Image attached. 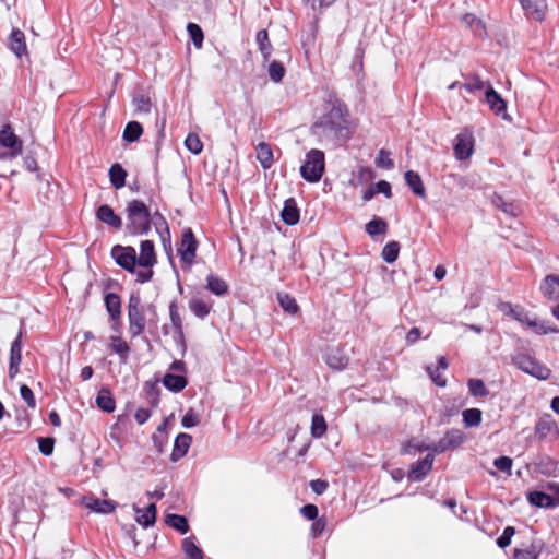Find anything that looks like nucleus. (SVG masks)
I'll return each mask as SVG.
<instances>
[{"mask_svg": "<svg viewBox=\"0 0 559 559\" xmlns=\"http://www.w3.org/2000/svg\"><path fill=\"white\" fill-rule=\"evenodd\" d=\"M389 156H390V154L385 150H380L379 157L377 158V164L386 169L393 168L394 163Z\"/></svg>", "mask_w": 559, "mask_h": 559, "instance_id": "0e129e2a", "label": "nucleus"}, {"mask_svg": "<svg viewBox=\"0 0 559 559\" xmlns=\"http://www.w3.org/2000/svg\"><path fill=\"white\" fill-rule=\"evenodd\" d=\"M282 219L287 225H295L299 221V209L294 198H289L284 202L282 210Z\"/></svg>", "mask_w": 559, "mask_h": 559, "instance_id": "393cba45", "label": "nucleus"}, {"mask_svg": "<svg viewBox=\"0 0 559 559\" xmlns=\"http://www.w3.org/2000/svg\"><path fill=\"white\" fill-rule=\"evenodd\" d=\"M466 440L464 432L460 429H450L436 443H432L431 451L433 453H443L448 450H454L462 445Z\"/></svg>", "mask_w": 559, "mask_h": 559, "instance_id": "9d476101", "label": "nucleus"}, {"mask_svg": "<svg viewBox=\"0 0 559 559\" xmlns=\"http://www.w3.org/2000/svg\"><path fill=\"white\" fill-rule=\"evenodd\" d=\"M0 146L8 148L5 152H0L1 160L13 159L23 152L22 140L13 132L9 124L3 126L0 130Z\"/></svg>", "mask_w": 559, "mask_h": 559, "instance_id": "423d86ee", "label": "nucleus"}, {"mask_svg": "<svg viewBox=\"0 0 559 559\" xmlns=\"http://www.w3.org/2000/svg\"><path fill=\"white\" fill-rule=\"evenodd\" d=\"M550 493L534 490L527 493V500L531 504L538 508H556L559 506V484L549 486Z\"/></svg>", "mask_w": 559, "mask_h": 559, "instance_id": "6e6552de", "label": "nucleus"}, {"mask_svg": "<svg viewBox=\"0 0 559 559\" xmlns=\"http://www.w3.org/2000/svg\"><path fill=\"white\" fill-rule=\"evenodd\" d=\"M110 348L118 354L121 361H126L130 353V346L120 336H110Z\"/></svg>", "mask_w": 559, "mask_h": 559, "instance_id": "a19ab883", "label": "nucleus"}, {"mask_svg": "<svg viewBox=\"0 0 559 559\" xmlns=\"http://www.w3.org/2000/svg\"><path fill=\"white\" fill-rule=\"evenodd\" d=\"M142 133H143V128H142L141 123H139L138 121H130L127 123V126L123 130L122 139L126 142L132 143V142L138 141L140 139V136L142 135Z\"/></svg>", "mask_w": 559, "mask_h": 559, "instance_id": "ea45409f", "label": "nucleus"}, {"mask_svg": "<svg viewBox=\"0 0 559 559\" xmlns=\"http://www.w3.org/2000/svg\"><path fill=\"white\" fill-rule=\"evenodd\" d=\"M257 159L261 164L263 169H270L274 162L273 151L271 145L265 142H260L255 146Z\"/></svg>", "mask_w": 559, "mask_h": 559, "instance_id": "c85d7f7f", "label": "nucleus"}, {"mask_svg": "<svg viewBox=\"0 0 559 559\" xmlns=\"http://www.w3.org/2000/svg\"><path fill=\"white\" fill-rule=\"evenodd\" d=\"M185 145L189 152L194 155H198L203 150V143L200 140L199 135L195 133H189L185 140Z\"/></svg>", "mask_w": 559, "mask_h": 559, "instance_id": "5fc2aeb1", "label": "nucleus"}, {"mask_svg": "<svg viewBox=\"0 0 559 559\" xmlns=\"http://www.w3.org/2000/svg\"><path fill=\"white\" fill-rule=\"evenodd\" d=\"M489 82L483 81L478 75H473L467 79V81L462 85L469 93H475L477 91H481L484 88L487 90Z\"/></svg>", "mask_w": 559, "mask_h": 559, "instance_id": "603ef678", "label": "nucleus"}, {"mask_svg": "<svg viewBox=\"0 0 559 559\" xmlns=\"http://www.w3.org/2000/svg\"><path fill=\"white\" fill-rule=\"evenodd\" d=\"M157 259L155 254L154 243L151 240H143L140 245V255L138 264L142 267H152L156 264Z\"/></svg>", "mask_w": 559, "mask_h": 559, "instance_id": "6ab92c4d", "label": "nucleus"}, {"mask_svg": "<svg viewBox=\"0 0 559 559\" xmlns=\"http://www.w3.org/2000/svg\"><path fill=\"white\" fill-rule=\"evenodd\" d=\"M485 100L496 115L501 116L503 119L508 118L506 100L493 90L491 85H488L485 92Z\"/></svg>", "mask_w": 559, "mask_h": 559, "instance_id": "4468645a", "label": "nucleus"}, {"mask_svg": "<svg viewBox=\"0 0 559 559\" xmlns=\"http://www.w3.org/2000/svg\"><path fill=\"white\" fill-rule=\"evenodd\" d=\"M540 292L549 300L559 298V275H547L542 285Z\"/></svg>", "mask_w": 559, "mask_h": 559, "instance_id": "b1692460", "label": "nucleus"}, {"mask_svg": "<svg viewBox=\"0 0 559 559\" xmlns=\"http://www.w3.org/2000/svg\"><path fill=\"white\" fill-rule=\"evenodd\" d=\"M431 447L432 443L427 444L413 439L404 444L402 452L404 454H416L417 452L431 451Z\"/></svg>", "mask_w": 559, "mask_h": 559, "instance_id": "3c124183", "label": "nucleus"}, {"mask_svg": "<svg viewBox=\"0 0 559 559\" xmlns=\"http://www.w3.org/2000/svg\"><path fill=\"white\" fill-rule=\"evenodd\" d=\"M259 50L263 56L264 61H267L272 53V44L269 39V33L266 29H261L257 33L255 37Z\"/></svg>", "mask_w": 559, "mask_h": 559, "instance_id": "4c0bfd02", "label": "nucleus"}, {"mask_svg": "<svg viewBox=\"0 0 559 559\" xmlns=\"http://www.w3.org/2000/svg\"><path fill=\"white\" fill-rule=\"evenodd\" d=\"M127 171L123 167L116 163L109 168L110 183L115 189H121L126 185Z\"/></svg>", "mask_w": 559, "mask_h": 559, "instance_id": "c9c22d12", "label": "nucleus"}, {"mask_svg": "<svg viewBox=\"0 0 559 559\" xmlns=\"http://www.w3.org/2000/svg\"><path fill=\"white\" fill-rule=\"evenodd\" d=\"M514 534H515V528L513 526H507L503 530L502 535L500 537H498L497 545L500 548L508 547L511 544V538Z\"/></svg>", "mask_w": 559, "mask_h": 559, "instance_id": "052dcab7", "label": "nucleus"}, {"mask_svg": "<svg viewBox=\"0 0 559 559\" xmlns=\"http://www.w3.org/2000/svg\"><path fill=\"white\" fill-rule=\"evenodd\" d=\"M512 361L520 370L539 380H547L550 378V369L531 355L523 353L516 354L512 357Z\"/></svg>", "mask_w": 559, "mask_h": 559, "instance_id": "20e7f679", "label": "nucleus"}, {"mask_svg": "<svg viewBox=\"0 0 559 559\" xmlns=\"http://www.w3.org/2000/svg\"><path fill=\"white\" fill-rule=\"evenodd\" d=\"M544 548V544L539 539H534L530 544H522L520 548H515L513 552L514 559H538Z\"/></svg>", "mask_w": 559, "mask_h": 559, "instance_id": "2eb2a0df", "label": "nucleus"}, {"mask_svg": "<svg viewBox=\"0 0 559 559\" xmlns=\"http://www.w3.org/2000/svg\"><path fill=\"white\" fill-rule=\"evenodd\" d=\"M388 230V223L380 218L374 217L369 223L366 224V231L371 236L374 237L377 235H384Z\"/></svg>", "mask_w": 559, "mask_h": 559, "instance_id": "c03bdc74", "label": "nucleus"}, {"mask_svg": "<svg viewBox=\"0 0 559 559\" xmlns=\"http://www.w3.org/2000/svg\"><path fill=\"white\" fill-rule=\"evenodd\" d=\"M182 550L189 559H203V551L195 544V538L190 536L182 540Z\"/></svg>", "mask_w": 559, "mask_h": 559, "instance_id": "58836bf2", "label": "nucleus"}, {"mask_svg": "<svg viewBox=\"0 0 559 559\" xmlns=\"http://www.w3.org/2000/svg\"><path fill=\"white\" fill-rule=\"evenodd\" d=\"M192 442V437L188 433L181 432L179 433L174 443V449L170 455V460L173 462L179 461L181 457H183Z\"/></svg>", "mask_w": 559, "mask_h": 559, "instance_id": "aec40b11", "label": "nucleus"}, {"mask_svg": "<svg viewBox=\"0 0 559 559\" xmlns=\"http://www.w3.org/2000/svg\"><path fill=\"white\" fill-rule=\"evenodd\" d=\"M329 484L322 479H314L310 481V488L317 495H322L328 489Z\"/></svg>", "mask_w": 559, "mask_h": 559, "instance_id": "774afa93", "label": "nucleus"}, {"mask_svg": "<svg viewBox=\"0 0 559 559\" xmlns=\"http://www.w3.org/2000/svg\"><path fill=\"white\" fill-rule=\"evenodd\" d=\"M96 405L106 413L115 411L116 402L108 389H100L96 397Z\"/></svg>", "mask_w": 559, "mask_h": 559, "instance_id": "473e14b6", "label": "nucleus"}, {"mask_svg": "<svg viewBox=\"0 0 559 559\" xmlns=\"http://www.w3.org/2000/svg\"><path fill=\"white\" fill-rule=\"evenodd\" d=\"M81 502L91 511L102 514H109L116 509V503L114 501L99 499L94 496H84Z\"/></svg>", "mask_w": 559, "mask_h": 559, "instance_id": "f8f14e48", "label": "nucleus"}, {"mask_svg": "<svg viewBox=\"0 0 559 559\" xmlns=\"http://www.w3.org/2000/svg\"><path fill=\"white\" fill-rule=\"evenodd\" d=\"M10 48L17 57H21L26 52L25 35L22 31H12L10 36Z\"/></svg>", "mask_w": 559, "mask_h": 559, "instance_id": "72a5a7b5", "label": "nucleus"}, {"mask_svg": "<svg viewBox=\"0 0 559 559\" xmlns=\"http://www.w3.org/2000/svg\"><path fill=\"white\" fill-rule=\"evenodd\" d=\"M22 333L20 332L17 337L11 344L10 349V366H9V374L11 378L15 377L19 372V366L22 360V343H21Z\"/></svg>", "mask_w": 559, "mask_h": 559, "instance_id": "412c9836", "label": "nucleus"}, {"mask_svg": "<svg viewBox=\"0 0 559 559\" xmlns=\"http://www.w3.org/2000/svg\"><path fill=\"white\" fill-rule=\"evenodd\" d=\"M326 431V423L322 415L314 414L311 421V435L313 438H321Z\"/></svg>", "mask_w": 559, "mask_h": 559, "instance_id": "09e8293b", "label": "nucleus"}, {"mask_svg": "<svg viewBox=\"0 0 559 559\" xmlns=\"http://www.w3.org/2000/svg\"><path fill=\"white\" fill-rule=\"evenodd\" d=\"M433 461V454L429 453L423 460L416 462L411 468L409 479L414 481L423 480L432 468Z\"/></svg>", "mask_w": 559, "mask_h": 559, "instance_id": "f3484780", "label": "nucleus"}, {"mask_svg": "<svg viewBox=\"0 0 559 559\" xmlns=\"http://www.w3.org/2000/svg\"><path fill=\"white\" fill-rule=\"evenodd\" d=\"M463 423L466 427H477L481 423V411L478 408H468L463 411Z\"/></svg>", "mask_w": 559, "mask_h": 559, "instance_id": "de8ad7c7", "label": "nucleus"}, {"mask_svg": "<svg viewBox=\"0 0 559 559\" xmlns=\"http://www.w3.org/2000/svg\"><path fill=\"white\" fill-rule=\"evenodd\" d=\"M525 14L538 22L545 19L547 3L545 0H519Z\"/></svg>", "mask_w": 559, "mask_h": 559, "instance_id": "ddd939ff", "label": "nucleus"}, {"mask_svg": "<svg viewBox=\"0 0 559 559\" xmlns=\"http://www.w3.org/2000/svg\"><path fill=\"white\" fill-rule=\"evenodd\" d=\"M474 141L471 134L460 133L454 145V155L459 160L468 158L473 153Z\"/></svg>", "mask_w": 559, "mask_h": 559, "instance_id": "dca6fc26", "label": "nucleus"}, {"mask_svg": "<svg viewBox=\"0 0 559 559\" xmlns=\"http://www.w3.org/2000/svg\"><path fill=\"white\" fill-rule=\"evenodd\" d=\"M187 29L194 46L201 48L204 38L201 27L198 24L189 23Z\"/></svg>", "mask_w": 559, "mask_h": 559, "instance_id": "4d7b16f0", "label": "nucleus"}, {"mask_svg": "<svg viewBox=\"0 0 559 559\" xmlns=\"http://www.w3.org/2000/svg\"><path fill=\"white\" fill-rule=\"evenodd\" d=\"M491 202L497 209L501 210L507 215H518L519 207L511 202H507L501 195L495 194L491 199Z\"/></svg>", "mask_w": 559, "mask_h": 559, "instance_id": "37998d69", "label": "nucleus"}, {"mask_svg": "<svg viewBox=\"0 0 559 559\" xmlns=\"http://www.w3.org/2000/svg\"><path fill=\"white\" fill-rule=\"evenodd\" d=\"M536 469L547 476L556 475L558 469V462L552 460L551 457L545 455L540 456L538 461L535 463Z\"/></svg>", "mask_w": 559, "mask_h": 559, "instance_id": "e433bc0d", "label": "nucleus"}, {"mask_svg": "<svg viewBox=\"0 0 559 559\" xmlns=\"http://www.w3.org/2000/svg\"><path fill=\"white\" fill-rule=\"evenodd\" d=\"M510 314L520 323L531 328L536 334H549L559 332V330L548 326L546 322H539L535 317H531L524 308L512 307L510 309Z\"/></svg>", "mask_w": 559, "mask_h": 559, "instance_id": "0eeeda50", "label": "nucleus"}, {"mask_svg": "<svg viewBox=\"0 0 559 559\" xmlns=\"http://www.w3.org/2000/svg\"><path fill=\"white\" fill-rule=\"evenodd\" d=\"M129 333L132 338L143 333L146 320L141 307V298L132 294L128 302Z\"/></svg>", "mask_w": 559, "mask_h": 559, "instance_id": "39448f33", "label": "nucleus"}, {"mask_svg": "<svg viewBox=\"0 0 559 559\" xmlns=\"http://www.w3.org/2000/svg\"><path fill=\"white\" fill-rule=\"evenodd\" d=\"M206 288L216 296H224L228 293L227 283L213 274H210L206 278Z\"/></svg>", "mask_w": 559, "mask_h": 559, "instance_id": "f704fd0d", "label": "nucleus"}, {"mask_svg": "<svg viewBox=\"0 0 559 559\" xmlns=\"http://www.w3.org/2000/svg\"><path fill=\"white\" fill-rule=\"evenodd\" d=\"M373 190L376 193H383L388 199L392 197L391 185L385 180H380L373 185Z\"/></svg>", "mask_w": 559, "mask_h": 559, "instance_id": "69168bd1", "label": "nucleus"}, {"mask_svg": "<svg viewBox=\"0 0 559 559\" xmlns=\"http://www.w3.org/2000/svg\"><path fill=\"white\" fill-rule=\"evenodd\" d=\"M468 390L474 396H487L489 391L480 379H471L468 381Z\"/></svg>", "mask_w": 559, "mask_h": 559, "instance_id": "6e6d98bb", "label": "nucleus"}, {"mask_svg": "<svg viewBox=\"0 0 559 559\" xmlns=\"http://www.w3.org/2000/svg\"><path fill=\"white\" fill-rule=\"evenodd\" d=\"M318 508L317 506L312 504V503H309V504H306L301 509H300V513L307 519V520H311V521H314L317 518H318Z\"/></svg>", "mask_w": 559, "mask_h": 559, "instance_id": "338daca9", "label": "nucleus"}, {"mask_svg": "<svg viewBox=\"0 0 559 559\" xmlns=\"http://www.w3.org/2000/svg\"><path fill=\"white\" fill-rule=\"evenodd\" d=\"M198 242L190 228H187L182 233L181 241L177 248L178 254L183 263L191 265L197 251Z\"/></svg>", "mask_w": 559, "mask_h": 559, "instance_id": "9b49d317", "label": "nucleus"}, {"mask_svg": "<svg viewBox=\"0 0 559 559\" xmlns=\"http://www.w3.org/2000/svg\"><path fill=\"white\" fill-rule=\"evenodd\" d=\"M267 73L273 82L278 83L285 75V68L282 62L274 60L270 63Z\"/></svg>", "mask_w": 559, "mask_h": 559, "instance_id": "864d4df0", "label": "nucleus"}, {"mask_svg": "<svg viewBox=\"0 0 559 559\" xmlns=\"http://www.w3.org/2000/svg\"><path fill=\"white\" fill-rule=\"evenodd\" d=\"M277 300H278V304L281 305V307L287 313L294 314L298 311V305H297L296 300L293 297H290L288 294L278 293Z\"/></svg>", "mask_w": 559, "mask_h": 559, "instance_id": "8fccbe9b", "label": "nucleus"}, {"mask_svg": "<svg viewBox=\"0 0 559 559\" xmlns=\"http://www.w3.org/2000/svg\"><path fill=\"white\" fill-rule=\"evenodd\" d=\"M325 169L324 153L312 148L306 154L304 164L300 166V175L308 182H318Z\"/></svg>", "mask_w": 559, "mask_h": 559, "instance_id": "7ed1b4c3", "label": "nucleus"}, {"mask_svg": "<svg viewBox=\"0 0 559 559\" xmlns=\"http://www.w3.org/2000/svg\"><path fill=\"white\" fill-rule=\"evenodd\" d=\"M328 366L334 370H342L347 367L349 358L340 347L331 348L325 357Z\"/></svg>", "mask_w": 559, "mask_h": 559, "instance_id": "4be33fe9", "label": "nucleus"}, {"mask_svg": "<svg viewBox=\"0 0 559 559\" xmlns=\"http://www.w3.org/2000/svg\"><path fill=\"white\" fill-rule=\"evenodd\" d=\"M132 105L134 107V114H136V115H142V114L147 115L151 112V108H152L151 97L143 92H139V93L134 94L133 99H132Z\"/></svg>", "mask_w": 559, "mask_h": 559, "instance_id": "2f4dec72", "label": "nucleus"}, {"mask_svg": "<svg viewBox=\"0 0 559 559\" xmlns=\"http://www.w3.org/2000/svg\"><path fill=\"white\" fill-rule=\"evenodd\" d=\"M404 179L408 188L412 190V192L421 198L425 199L427 197L426 189L424 186V182L421 180V177L418 173L414 170H407L404 174Z\"/></svg>", "mask_w": 559, "mask_h": 559, "instance_id": "5701e85b", "label": "nucleus"}, {"mask_svg": "<svg viewBox=\"0 0 559 559\" xmlns=\"http://www.w3.org/2000/svg\"><path fill=\"white\" fill-rule=\"evenodd\" d=\"M213 307V301L204 300L203 298L193 297L189 301L190 311L199 319H204L209 316Z\"/></svg>", "mask_w": 559, "mask_h": 559, "instance_id": "a878e982", "label": "nucleus"}, {"mask_svg": "<svg viewBox=\"0 0 559 559\" xmlns=\"http://www.w3.org/2000/svg\"><path fill=\"white\" fill-rule=\"evenodd\" d=\"M187 379L183 374L167 372L163 378V384L171 392H181L187 386Z\"/></svg>", "mask_w": 559, "mask_h": 559, "instance_id": "cd10ccee", "label": "nucleus"}, {"mask_svg": "<svg viewBox=\"0 0 559 559\" xmlns=\"http://www.w3.org/2000/svg\"><path fill=\"white\" fill-rule=\"evenodd\" d=\"M111 257L116 263L130 273L135 272L138 264L136 251L131 246L116 245L111 249Z\"/></svg>", "mask_w": 559, "mask_h": 559, "instance_id": "1a4fd4ad", "label": "nucleus"}, {"mask_svg": "<svg viewBox=\"0 0 559 559\" xmlns=\"http://www.w3.org/2000/svg\"><path fill=\"white\" fill-rule=\"evenodd\" d=\"M39 451L44 455H50L53 452L55 441L52 438H39L38 439Z\"/></svg>", "mask_w": 559, "mask_h": 559, "instance_id": "e2e57ef3", "label": "nucleus"}, {"mask_svg": "<svg viewBox=\"0 0 559 559\" xmlns=\"http://www.w3.org/2000/svg\"><path fill=\"white\" fill-rule=\"evenodd\" d=\"M106 309L111 320L117 321L121 316V300L120 297L115 293H108L105 296Z\"/></svg>", "mask_w": 559, "mask_h": 559, "instance_id": "7c9ffc66", "label": "nucleus"}, {"mask_svg": "<svg viewBox=\"0 0 559 559\" xmlns=\"http://www.w3.org/2000/svg\"><path fill=\"white\" fill-rule=\"evenodd\" d=\"M200 423V416L192 408H190L182 417L181 425L185 428H192L198 426Z\"/></svg>", "mask_w": 559, "mask_h": 559, "instance_id": "13d9d810", "label": "nucleus"}, {"mask_svg": "<svg viewBox=\"0 0 559 559\" xmlns=\"http://www.w3.org/2000/svg\"><path fill=\"white\" fill-rule=\"evenodd\" d=\"M462 22L476 37L485 38L487 36L485 23L476 15L467 13L462 17Z\"/></svg>", "mask_w": 559, "mask_h": 559, "instance_id": "bb28decb", "label": "nucleus"}, {"mask_svg": "<svg viewBox=\"0 0 559 559\" xmlns=\"http://www.w3.org/2000/svg\"><path fill=\"white\" fill-rule=\"evenodd\" d=\"M20 394L28 407H31V408L36 407V400H35L34 393L31 390V388H28L26 384L21 385Z\"/></svg>", "mask_w": 559, "mask_h": 559, "instance_id": "680f3d73", "label": "nucleus"}, {"mask_svg": "<svg viewBox=\"0 0 559 559\" xmlns=\"http://www.w3.org/2000/svg\"><path fill=\"white\" fill-rule=\"evenodd\" d=\"M448 368V361L445 357L441 356L438 358V365L436 367L433 366H427V372L430 377V379L433 381V383L438 386H445L447 381L441 376L440 370H445Z\"/></svg>", "mask_w": 559, "mask_h": 559, "instance_id": "c756f323", "label": "nucleus"}, {"mask_svg": "<svg viewBox=\"0 0 559 559\" xmlns=\"http://www.w3.org/2000/svg\"><path fill=\"white\" fill-rule=\"evenodd\" d=\"M166 523L173 528L179 531L181 534H186L189 531V524L183 515L179 514H167Z\"/></svg>", "mask_w": 559, "mask_h": 559, "instance_id": "a18cd8bd", "label": "nucleus"}, {"mask_svg": "<svg viewBox=\"0 0 559 559\" xmlns=\"http://www.w3.org/2000/svg\"><path fill=\"white\" fill-rule=\"evenodd\" d=\"M126 219V230L132 236L147 235L151 231L152 224H154L163 243L170 241L168 224L164 216L158 212L152 215L143 201L134 199L127 203Z\"/></svg>", "mask_w": 559, "mask_h": 559, "instance_id": "f257e3e1", "label": "nucleus"}, {"mask_svg": "<svg viewBox=\"0 0 559 559\" xmlns=\"http://www.w3.org/2000/svg\"><path fill=\"white\" fill-rule=\"evenodd\" d=\"M169 317L171 324L176 331V334L182 338L183 337V328H182V319L179 313V308L176 300H173L169 305Z\"/></svg>", "mask_w": 559, "mask_h": 559, "instance_id": "79ce46f5", "label": "nucleus"}, {"mask_svg": "<svg viewBox=\"0 0 559 559\" xmlns=\"http://www.w3.org/2000/svg\"><path fill=\"white\" fill-rule=\"evenodd\" d=\"M399 252L400 243L395 240H392L383 247L381 257L386 263H393L396 261Z\"/></svg>", "mask_w": 559, "mask_h": 559, "instance_id": "49530a36", "label": "nucleus"}, {"mask_svg": "<svg viewBox=\"0 0 559 559\" xmlns=\"http://www.w3.org/2000/svg\"><path fill=\"white\" fill-rule=\"evenodd\" d=\"M348 111L344 104L336 102L312 126V133L321 141L334 142L348 138Z\"/></svg>", "mask_w": 559, "mask_h": 559, "instance_id": "f03ea898", "label": "nucleus"}, {"mask_svg": "<svg viewBox=\"0 0 559 559\" xmlns=\"http://www.w3.org/2000/svg\"><path fill=\"white\" fill-rule=\"evenodd\" d=\"M96 217L102 223L114 227L115 229H120L122 227L121 217L117 215L115 211L107 204H103L97 209Z\"/></svg>", "mask_w": 559, "mask_h": 559, "instance_id": "a211bd4d", "label": "nucleus"}, {"mask_svg": "<svg viewBox=\"0 0 559 559\" xmlns=\"http://www.w3.org/2000/svg\"><path fill=\"white\" fill-rule=\"evenodd\" d=\"M493 465L501 472L511 474V468L513 465V461L509 456H499L493 461Z\"/></svg>", "mask_w": 559, "mask_h": 559, "instance_id": "bf43d9fd", "label": "nucleus"}]
</instances>
